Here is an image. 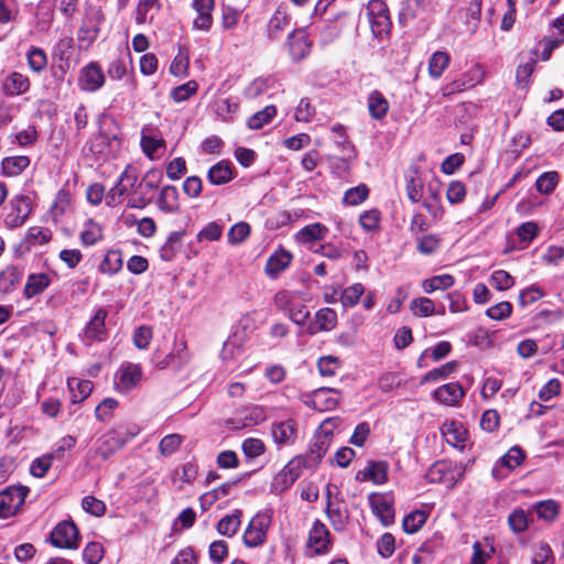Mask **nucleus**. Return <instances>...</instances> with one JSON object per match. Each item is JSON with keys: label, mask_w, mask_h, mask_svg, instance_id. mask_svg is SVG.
<instances>
[{"label": "nucleus", "mask_w": 564, "mask_h": 564, "mask_svg": "<svg viewBox=\"0 0 564 564\" xmlns=\"http://www.w3.org/2000/svg\"><path fill=\"white\" fill-rule=\"evenodd\" d=\"M367 17L375 37L382 39L390 33L392 23L386 2L370 0L367 6Z\"/></svg>", "instance_id": "obj_1"}, {"label": "nucleus", "mask_w": 564, "mask_h": 564, "mask_svg": "<svg viewBox=\"0 0 564 564\" xmlns=\"http://www.w3.org/2000/svg\"><path fill=\"white\" fill-rule=\"evenodd\" d=\"M271 525L269 511L258 512L249 522L243 533V543L248 547L262 545L267 540V532Z\"/></svg>", "instance_id": "obj_2"}, {"label": "nucleus", "mask_w": 564, "mask_h": 564, "mask_svg": "<svg viewBox=\"0 0 564 564\" xmlns=\"http://www.w3.org/2000/svg\"><path fill=\"white\" fill-rule=\"evenodd\" d=\"M32 213V199L28 195H17L9 202L4 226L10 229L21 227Z\"/></svg>", "instance_id": "obj_3"}, {"label": "nucleus", "mask_w": 564, "mask_h": 564, "mask_svg": "<svg viewBox=\"0 0 564 564\" xmlns=\"http://www.w3.org/2000/svg\"><path fill=\"white\" fill-rule=\"evenodd\" d=\"M50 541L58 549H77L79 545L77 527L72 521L59 522L51 532Z\"/></svg>", "instance_id": "obj_4"}, {"label": "nucleus", "mask_w": 564, "mask_h": 564, "mask_svg": "<svg viewBox=\"0 0 564 564\" xmlns=\"http://www.w3.org/2000/svg\"><path fill=\"white\" fill-rule=\"evenodd\" d=\"M137 182V174L130 169V166H127L124 171L120 174L115 186L111 187L108 194L106 195V205L115 207L121 204L123 197L128 194L130 189L134 188Z\"/></svg>", "instance_id": "obj_5"}, {"label": "nucleus", "mask_w": 564, "mask_h": 564, "mask_svg": "<svg viewBox=\"0 0 564 564\" xmlns=\"http://www.w3.org/2000/svg\"><path fill=\"white\" fill-rule=\"evenodd\" d=\"M24 487H8L0 491V518L7 519L17 513L26 497Z\"/></svg>", "instance_id": "obj_6"}, {"label": "nucleus", "mask_w": 564, "mask_h": 564, "mask_svg": "<svg viewBox=\"0 0 564 564\" xmlns=\"http://www.w3.org/2000/svg\"><path fill=\"white\" fill-rule=\"evenodd\" d=\"M133 435V433L128 436L120 431H110L97 441L95 453L101 459L106 460L117 451L121 449Z\"/></svg>", "instance_id": "obj_7"}, {"label": "nucleus", "mask_w": 564, "mask_h": 564, "mask_svg": "<svg viewBox=\"0 0 564 564\" xmlns=\"http://www.w3.org/2000/svg\"><path fill=\"white\" fill-rule=\"evenodd\" d=\"M107 316L108 312L102 307L95 312L83 332V340L86 345H89L93 341H104L107 338V329L105 325Z\"/></svg>", "instance_id": "obj_8"}, {"label": "nucleus", "mask_w": 564, "mask_h": 564, "mask_svg": "<svg viewBox=\"0 0 564 564\" xmlns=\"http://www.w3.org/2000/svg\"><path fill=\"white\" fill-rule=\"evenodd\" d=\"M485 73L480 66H475L460 78L453 80L443 87V95H453L475 87L484 80Z\"/></svg>", "instance_id": "obj_9"}, {"label": "nucleus", "mask_w": 564, "mask_h": 564, "mask_svg": "<svg viewBox=\"0 0 564 564\" xmlns=\"http://www.w3.org/2000/svg\"><path fill=\"white\" fill-rule=\"evenodd\" d=\"M141 379V367L134 364H126L118 369L115 383L119 391L129 392L140 383Z\"/></svg>", "instance_id": "obj_10"}, {"label": "nucleus", "mask_w": 564, "mask_h": 564, "mask_svg": "<svg viewBox=\"0 0 564 564\" xmlns=\"http://www.w3.org/2000/svg\"><path fill=\"white\" fill-rule=\"evenodd\" d=\"M102 20L104 17L100 10L87 12L78 30V41L87 45L91 44L98 36Z\"/></svg>", "instance_id": "obj_11"}, {"label": "nucleus", "mask_w": 564, "mask_h": 564, "mask_svg": "<svg viewBox=\"0 0 564 564\" xmlns=\"http://www.w3.org/2000/svg\"><path fill=\"white\" fill-rule=\"evenodd\" d=\"M105 84V74L96 62L86 65L79 75V87L84 91L94 93Z\"/></svg>", "instance_id": "obj_12"}, {"label": "nucleus", "mask_w": 564, "mask_h": 564, "mask_svg": "<svg viewBox=\"0 0 564 564\" xmlns=\"http://www.w3.org/2000/svg\"><path fill=\"white\" fill-rule=\"evenodd\" d=\"M329 531L326 525L316 520L308 534L307 546L313 551L314 554H325L330 549Z\"/></svg>", "instance_id": "obj_13"}, {"label": "nucleus", "mask_w": 564, "mask_h": 564, "mask_svg": "<svg viewBox=\"0 0 564 564\" xmlns=\"http://www.w3.org/2000/svg\"><path fill=\"white\" fill-rule=\"evenodd\" d=\"M332 437L333 433L322 426L310 446L308 456L305 457L306 462L311 464V467L321 463L330 446Z\"/></svg>", "instance_id": "obj_14"}, {"label": "nucleus", "mask_w": 564, "mask_h": 564, "mask_svg": "<svg viewBox=\"0 0 564 564\" xmlns=\"http://www.w3.org/2000/svg\"><path fill=\"white\" fill-rule=\"evenodd\" d=\"M192 7L197 13L193 28L204 32L209 31L213 25L212 12L215 8V0H193Z\"/></svg>", "instance_id": "obj_15"}, {"label": "nucleus", "mask_w": 564, "mask_h": 564, "mask_svg": "<svg viewBox=\"0 0 564 564\" xmlns=\"http://www.w3.org/2000/svg\"><path fill=\"white\" fill-rule=\"evenodd\" d=\"M189 361V355L184 341L175 343L172 351L158 362L160 369H182Z\"/></svg>", "instance_id": "obj_16"}, {"label": "nucleus", "mask_w": 564, "mask_h": 564, "mask_svg": "<svg viewBox=\"0 0 564 564\" xmlns=\"http://www.w3.org/2000/svg\"><path fill=\"white\" fill-rule=\"evenodd\" d=\"M332 393H337L334 389L321 388L315 390L305 403L317 411H329L338 404V398L333 397Z\"/></svg>", "instance_id": "obj_17"}, {"label": "nucleus", "mask_w": 564, "mask_h": 564, "mask_svg": "<svg viewBox=\"0 0 564 564\" xmlns=\"http://www.w3.org/2000/svg\"><path fill=\"white\" fill-rule=\"evenodd\" d=\"M337 325V313L329 307L321 308L315 314L314 323L307 326V333L315 335L319 332L333 330Z\"/></svg>", "instance_id": "obj_18"}, {"label": "nucleus", "mask_w": 564, "mask_h": 564, "mask_svg": "<svg viewBox=\"0 0 564 564\" xmlns=\"http://www.w3.org/2000/svg\"><path fill=\"white\" fill-rule=\"evenodd\" d=\"M156 206L165 214H177L181 210L177 188L173 185L163 186L156 199Z\"/></svg>", "instance_id": "obj_19"}, {"label": "nucleus", "mask_w": 564, "mask_h": 564, "mask_svg": "<svg viewBox=\"0 0 564 564\" xmlns=\"http://www.w3.org/2000/svg\"><path fill=\"white\" fill-rule=\"evenodd\" d=\"M465 395V390L458 382L441 386L433 392V398L445 405H456Z\"/></svg>", "instance_id": "obj_20"}, {"label": "nucleus", "mask_w": 564, "mask_h": 564, "mask_svg": "<svg viewBox=\"0 0 564 564\" xmlns=\"http://www.w3.org/2000/svg\"><path fill=\"white\" fill-rule=\"evenodd\" d=\"M373 513L379 518L384 527L394 521L393 501L388 496H376L370 501Z\"/></svg>", "instance_id": "obj_21"}, {"label": "nucleus", "mask_w": 564, "mask_h": 564, "mask_svg": "<svg viewBox=\"0 0 564 564\" xmlns=\"http://www.w3.org/2000/svg\"><path fill=\"white\" fill-rule=\"evenodd\" d=\"M23 271L18 265L10 264L0 271V299L12 293L21 282Z\"/></svg>", "instance_id": "obj_22"}, {"label": "nucleus", "mask_w": 564, "mask_h": 564, "mask_svg": "<svg viewBox=\"0 0 564 564\" xmlns=\"http://www.w3.org/2000/svg\"><path fill=\"white\" fill-rule=\"evenodd\" d=\"M292 261V254L284 250H275L267 260L264 272L270 278L275 279L282 271H284Z\"/></svg>", "instance_id": "obj_23"}, {"label": "nucleus", "mask_w": 564, "mask_h": 564, "mask_svg": "<svg viewBox=\"0 0 564 564\" xmlns=\"http://www.w3.org/2000/svg\"><path fill=\"white\" fill-rule=\"evenodd\" d=\"M326 514L335 531L340 532L345 530L349 520V514L347 509L344 507L343 500L329 501L326 503Z\"/></svg>", "instance_id": "obj_24"}, {"label": "nucleus", "mask_w": 564, "mask_h": 564, "mask_svg": "<svg viewBox=\"0 0 564 564\" xmlns=\"http://www.w3.org/2000/svg\"><path fill=\"white\" fill-rule=\"evenodd\" d=\"M30 89V79L28 76L13 72L9 74L2 84V91L8 96H19Z\"/></svg>", "instance_id": "obj_25"}, {"label": "nucleus", "mask_w": 564, "mask_h": 564, "mask_svg": "<svg viewBox=\"0 0 564 564\" xmlns=\"http://www.w3.org/2000/svg\"><path fill=\"white\" fill-rule=\"evenodd\" d=\"M523 458L524 455L520 447L514 446L510 448L494 466L491 471L492 476L497 479L502 478L503 475L500 473L501 468L512 470L522 463Z\"/></svg>", "instance_id": "obj_26"}, {"label": "nucleus", "mask_w": 564, "mask_h": 564, "mask_svg": "<svg viewBox=\"0 0 564 564\" xmlns=\"http://www.w3.org/2000/svg\"><path fill=\"white\" fill-rule=\"evenodd\" d=\"M288 45L290 55L295 62L305 58L311 51V44L303 32L292 33L289 36Z\"/></svg>", "instance_id": "obj_27"}, {"label": "nucleus", "mask_w": 564, "mask_h": 564, "mask_svg": "<svg viewBox=\"0 0 564 564\" xmlns=\"http://www.w3.org/2000/svg\"><path fill=\"white\" fill-rule=\"evenodd\" d=\"M51 284V276L46 273H31L24 285L23 294L26 299H32L43 293Z\"/></svg>", "instance_id": "obj_28"}, {"label": "nucleus", "mask_w": 564, "mask_h": 564, "mask_svg": "<svg viewBox=\"0 0 564 564\" xmlns=\"http://www.w3.org/2000/svg\"><path fill=\"white\" fill-rule=\"evenodd\" d=\"M232 164L228 161H219L207 173V178L213 185H224L234 178Z\"/></svg>", "instance_id": "obj_29"}, {"label": "nucleus", "mask_w": 564, "mask_h": 564, "mask_svg": "<svg viewBox=\"0 0 564 564\" xmlns=\"http://www.w3.org/2000/svg\"><path fill=\"white\" fill-rule=\"evenodd\" d=\"M387 464L383 462H371L368 466L357 474V479L371 480L376 485L387 481Z\"/></svg>", "instance_id": "obj_30"}, {"label": "nucleus", "mask_w": 564, "mask_h": 564, "mask_svg": "<svg viewBox=\"0 0 564 564\" xmlns=\"http://www.w3.org/2000/svg\"><path fill=\"white\" fill-rule=\"evenodd\" d=\"M30 158L25 155L4 158L1 162L2 175L8 177L18 176L30 165Z\"/></svg>", "instance_id": "obj_31"}, {"label": "nucleus", "mask_w": 564, "mask_h": 564, "mask_svg": "<svg viewBox=\"0 0 564 564\" xmlns=\"http://www.w3.org/2000/svg\"><path fill=\"white\" fill-rule=\"evenodd\" d=\"M242 511L236 509L232 513L223 517L217 523V531L224 536H234L241 525Z\"/></svg>", "instance_id": "obj_32"}, {"label": "nucleus", "mask_w": 564, "mask_h": 564, "mask_svg": "<svg viewBox=\"0 0 564 564\" xmlns=\"http://www.w3.org/2000/svg\"><path fill=\"white\" fill-rule=\"evenodd\" d=\"M272 436L278 444H289L295 440L296 429L292 420L275 423L272 425Z\"/></svg>", "instance_id": "obj_33"}, {"label": "nucleus", "mask_w": 564, "mask_h": 564, "mask_svg": "<svg viewBox=\"0 0 564 564\" xmlns=\"http://www.w3.org/2000/svg\"><path fill=\"white\" fill-rule=\"evenodd\" d=\"M368 110L373 119L381 120L389 110V102L380 91L373 90L368 96Z\"/></svg>", "instance_id": "obj_34"}, {"label": "nucleus", "mask_w": 564, "mask_h": 564, "mask_svg": "<svg viewBox=\"0 0 564 564\" xmlns=\"http://www.w3.org/2000/svg\"><path fill=\"white\" fill-rule=\"evenodd\" d=\"M68 388L70 390V400L74 404L80 403L89 397L93 391V382L77 378L68 379Z\"/></svg>", "instance_id": "obj_35"}, {"label": "nucleus", "mask_w": 564, "mask_h": 564, "mask_svg": "<svg viewBox=\"0 0 564 564\" xmlns=\"http://www.w3.org/2000/svg\"><path fill=\"white\" fill-rule=\"evenodd\" d=\"M326 232L327 228L324 225L315 223L302 228L296 234V240L301 243L314 242L324 239Z\"/></svg>", "instance_id": "obj_36"}, {"label": "nucleus", "mask_w": 564, "mask_h": 564, "mask_svg": "<svg viewBox=\"0 0 564 564\" xmlns=\"http://www.w3.org/2000/svg\"><path fill=\"white\" fill-rule=\"evenodd\" d=\"M188 67L189 52L186 47L182 46L171 63L170 72L176 77H186L188 75Z\"/></svg>", "instance_id": "obj_37"}, {"label": "nucleus", "mask_w": 564, "mask_h": 564, "mask_svg": "<svg viewBox=\"0 0 564 564\" xmlns=\"http://www.w3.org/2000/svg\"><path fill=\"white\" fill-rule=\"evenodd\" d=\"M455 283V279L451 274H440L432 278L425 279L422 283V288L425 293H432L434 291H445L452 288Z\"/></svg>", "instance_id": "obj_38"}, {"label": "nucleus", "mask_w": 564, "mask_h": 564, "mask_svg": "<svg viewBox=\"0 0 564 564\" xmlns=\"http://www.w3.org/2000/svg\"><path fill=\"white\" fill-rule=\"evenodd\" d=\"M531 513L521 508L514 509L508 517V524L513 533H522L529 528Z\"/></svg>", "instance_id": "obj_39"}, {"label": "nucleus", "mask_w": 564, "mask_h": 564, "mask_svg": "<svg viewBox=\"0 0 564 564\" xmlns=\"http://www.w3.org/2000/svg\"><path fill=\"white\" fill-rule=\"evenodd\" d=\"M451 57L446 52L437 51L432 54L429 62V74L432 78H440L449 64Z\"/></svg>", "instance_id": "obj_40"}, {"label": "nucleus", "mask_w": 564, "mask_h": 564, "mask_svg": "<svg viewBox=\"0 0 564 564\" xmlns=\"http://www.w3.org/2000/svg\"><path fill=\"white\" fill-rule=\"evenodd\" d=\"M102 228L93 219H88L84 224V229L80 232L82 243L85 246H93L102 239Z\"/></svg>", "instance_id": "obj_41"}, {"label": "nucleus", "mask_w": 564, "mask_h": 564, "mask_svg": "<svg viewBox=\"0 0 564 564\" xmlns=\"http://www.w3.org/2000/svg\"><path fill=\"white\" fill-rule=\"evenodd\" d=\"M122 268V254L119 250H109L99 264L101 273L115 274Z\"/></svg>", "instance_id": "obj_42"}, {"label": "nucleus", "mask_w": 564, "mask_h": 564, "mask_svg": "<svg viewBox=\"0 0 564 564\" xmlns=\"http://www.w3.org/2000/svg\"><path fill=\"white\" fill-rule=\"evenodd\" d=\"M69 205V192L66 189H59L55 196L53 205L50 208V215L53 218V220L58 221V219L66 213Z\"/></svg>", "instance_id": "obj_43"}, {"label": "nucleus", "mask_w": 564, "mask_h": 564, "mask_svg": "<svg viewBox=\"0 0 564 564\" xmlns=\"http://www.w3.org/2000/svg\"><path fill=\"white\" fill-rule=\"evenodd\" d=\"M433 9V0H404L402 14L405 18H416Z\"/></svg>", "instance_id": "obj_44"}, {"label": "nucleus", "mask_w": 564, "mask_h": 564, "mask_svg": "<svg viewBox=\"0 0 564 564\" xmlns=\"http://www.w3.org/2000/svg\"><path fill=\"white\" fill-rule=\"evenodd\" d=\"M558 181L560 175L557 172H544L538 177L535 182V188L539 193L549 195L555 189V187L558 184Z\"/></svg>", "instance_id": "obj_45"}, {"label": "nucleus", "mask_w": 564, "mask_h": 564, "mask_svg": "<svg viewBox=\"0 0 564 564\" xmlns=\"http://www.w3.org/2000/svg\"><path fill=\"white\" fill-rule=\"evenodd\" d=\"M532 509L536 512L540 519L549 522L554 521L560 512V507L554 500L540 501L533 505Z\"/></svg>", "instance_id": "obj_46"}, {"label": "nucleus", "mask_w": 564, "mask_h": 564, "mask_svg": "<svg viewBox=\"0 0 564 564\" xmlns=\"http://www.w3.org/2000/svg\"><path fill=\"white\" fill-rule=\"evenodd\" d=\"M365 288L361 283H355L340 292L339 300L345 307H354L358 304Z\"/></svg>", "instance_id": "obj_47"}, {"label": "nucleus", "mask_w": 564, "mask_h": 564, "mask_svg": "<svg viewBox=\"0 0 564 564\" xmlns=\"http://www.w3.org/2000/svg\"><path fill=\"white\" fill-rule=\"evenodd\" d=\"M276 115L274 106H267L264 109L256 112L248 119V127L252 130L261 129L264 124L269 123Z\"/></svg>", "instance_id": "obj_48"}, {"label": "nucleus", "mask_w": 564, "mask_h": 564, "mask_svg": "<svg viewBox=\"0 0 564 564\" xmlns=\"http://www.w3.org/2000/svg\"><path fill=\"white\" fill-rule=\"evenodd\" d=\"M457 361H449L445 365H442L441 367L426 372L422 377L421 383L444 380L457 369Z\"/></svg>", "instance_id": "obj_49"}, {"label": "nucleus", "mask_w": 564, "mask_h": 564, "mask_svg": "<svg viewBox=\"0 0 564 564\" xmlns=\"http://www.w3.org/2000/svg\"><path fill=\"white\" fill-rule=\"evenodd\" d=\"M28 64L35 73H41L47 66V56L40 47H31L26 53Z\"/></svg>", "instance_id": "obj_50"}, {"label": "nucleus", "mask_w": 564, "mask_h": 564, "mask_svg": "<svg viewBox=\"0 0 564 564\" xmlns=\"http://www.w3.org/2000/svg\"><path fill=\"white\" fill-rule=\"evenodd\" d=\"M369 189L365 184L351 187L344 194L343 202L348 206H357L368 198Z\"/></svg>", "instance_id": "obj_51"}, {"label": "nucleus", "mask_w": 564, "mask_h": 564, "mask_svg": "<svg viewBox=\"0 0 564 564\" xmlns=\"http://www.w3.org/2000/svg\"><path fill=\"white\" fill-rule=\"evenodd\" d=\"M289 21H290V19L288 17V14L283 10L278 9L273 13L272 18L269 21V24H268L269 35L271 37H276L289 24Z\"/></svg>", "instance_id": "obj_52"}, {"label": "nucleus", "mask_w": 564, "mask_h": 564, "mask_svg": "<svg viewBox=\"0 0 564 564\" xmlns=\"http://www.w3.org/2000/svg\"><path fill=\"white\" fill-rule=\"evenodd\" d=\"M250 231L251 228L248 223H237L228 231V242L230 245H240L249 237Z\"/></svg>", "instance_id": "obj_53"}, {"label": "nucleus", "mask_w": 564, "mask_h": 564, "mask_svg": "<svg viewBox=\"0 0 564 564\" xmlns=\"http://www.w3.org/2000/svg\"><path fill=\"white\" fill-rule=\"evenodd\" d=\"M198 89V84L195 80H189L183 85H180L175 87L172 93L171 97L176 102H182L187 100L189 97L196 94Z\"/></svg>", "instance_id": "obj_54"}, {"label": "nucleus", "mask_w": 564, "mask_h": 564, "mask_svg": "<svg viewBox=\"0 0 564 564\" xmlns=\"http://www.w3.org/2000/svg\"><path fill=\"white\" fill-rule=\"evenodd\" d=\"M182 441H183L182 436L176 433L169 434V435L164 436L159 444L160 453L163 456L172 455L173 453H175L178 449V447L182 444Z\"/></svg>", "instance_id": "obj_55"}, {"label": "nucleus", "mask_w": 564, "mask_h": 564, "mask_svg": "<svg viewBox=\"0 0 564 564\" xmlns=\"http://www.w3.org/2000/svg\"><path fill=\"white\" fill-rule=\"evenodd\" d=\"M411 310L415 316L427 317L434 314V302L429 297H419L412 301Z\"/></svg>", "instance_id": "obj_56"}, {"label": "nucleus", "mask_w": 564, "mask_h": 564, "mask_svg": "<svg viewBox=\"0 0 564 564\" xmlns=\"http://www.w3.org/2000/svg\"><path fill=\"white\" fill-rule=\"evenodd\" d=\"M495 549L492 545L484 546L479 541L473 544V555L470 564H486V562L494 554Z\"/></svg>", "instance_id": "obj_57"}, {"label": "nucleus", "mask_w": 564, "mask_h": 564, "mask_svg": "<svg viewBox=\"0 0 564 564\" xmlns=\"http://www.w3.org/2000/svg\"><path fill=\"white\" fill-rule=\"evenodd\" d=\"M311 467V464L306 462L305 457L297 456L291 459L283 468L282 470L288 474V476L296 481L301 474L303 468Z\"/></svg>", "instance_id": "obj_58"}, {"label": "nucleus", "mask_w": 564, "mask_h": 564, "mask_svg": "<svg viewBox=\"0 0 564 564\" xmlns=\"http://www.w3.org/2000/svg\"><path fill=\"white\" fill-rule=\"evenodd\" d=\"M53 459V454H46L34 459L30 467L31 474L37 478L44 477L47 470L51 468Z\"/></svg>", "instance_id": "obj_59"}, {"label": "nucleus", "mask_w": 564, "mask_h": 564, "mask_svg": "<svg viewBox=\"0 0 564 564\" xmlns=\"http://www.w3.org/2000/svg\"><path fill=\"white\" fill-rule=\"evenodd\" d=\"M426 521V516L422 511H415L408 514L403 520V529L408 533L419 531Z\"/></svg>", "instance_id": "obj_60"}, {"label": "nucleus", "mask_w": 564, "mask_h": 564, "mask_svg": "<svg viewBox=\"0 0 564 564\" xmlns=\"http://www.w3.org/2000/svg\"><path fill=\"white\" fill-rule=\"evenodd\" d=\"M241 448H242L243 454L248 458L259 457L260 455H262L264 453V449H265L263 442L259 438H253V437L245 440L242 442Z\"/></svg>", "instance_id": "obj_61"}, {"label": "nucleus", "mask_w": 564, "mask_h": 564, "mask_svg": "<svg viewBox=\"0 0 564 564\" xmlns=\"http://www.w3.org/2000/svg\"><path fill=\"white\" fill-rule=\"evenodd\" d=\"M82 507L86 512L95 517H101L106 512L105 502L102 500L95 498L94 496L84 497L82 500Z\"/></svg>", "instance_id": "obj_62"}, {"label": "nucleus", "mask_w": 564, "mask_h": 564, "mask_svg": "<svg viewBox=\"0 0 564 564\" xmlns=\"http://www.w3.org/2000/svg\"><path fill=\"white\" fill-rule=\"evenodd\" d=\"M440 238L435 235H426L417 240L416 249L420 253L429 256L440 248Z\"/></svg>", "instance_id": "obj_63"}, {"label": "nucleus", "mask_w": 564, "mask_h": 564, "mask_svg": "<svg viewBox=\"0 0 564 564\" xmlns=\"http://www.w3.org/2000/svg\"><path fill=\"white\" fill-rule=\"evenodd\" d=\"M104 555V549L100 543L90 542L83 551V558L86 564H98Z\"/></svg>", "instance_id": "obj_64"}]
</instances>
